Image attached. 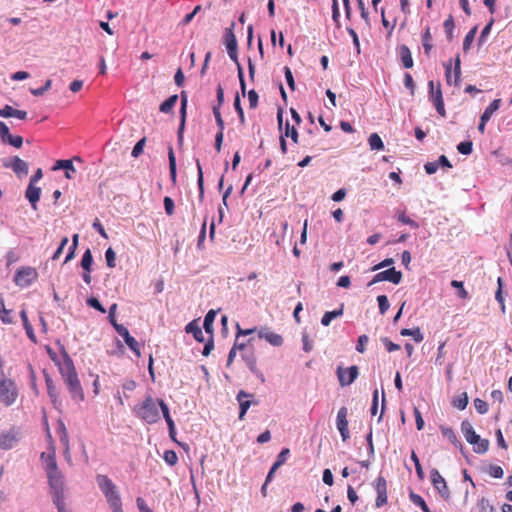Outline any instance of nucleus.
Masks as SVG:
<instances>
[{"mask_svg": "<svg viewBox=\"0 0 512 512\" xmlns=\"http://www.w3.org/2000/svg\"><path fill=\"white\" fill-rule=\"evenodd\" d=\"M180 98H181L180 124H179L178 131H177V141L180 145H182L185 123H186V109H187V103H188V96L185 91L181 92Z\"/></svg>", "mask_w": 512, "mask_h": 512, "instance_id": "obj_16", "label": "nucleus"}, {"mask_svg": "<svg viewBox=\"0 0 512 512\" xmlns=\"http://www.w3.org/2000/svg\"><path fill=\"white\" fill-rule=\"evenodd\" d=\"M196 166H197V185L199 188V197H200V199H203V197H204V180H203L202 166H201L199 159H196Z\"/></svg>", "mask_w": 512, "mask_h": 512, "instance_id": "obj_41", "label": "nucleus"}, {"mask_svg": "<svg viewBox=\"0 0 512 512\" xmlns=\"http://www.w3.org/2000/svg\"><path fill=\"white\" fill-rule=\"evenodd\" d=\"M428 87L430 100L433 101L437 112L444 117L446 113L440 83L435 88L434 81L431 80L428 82Z\"/></svg>", "mask_w": 512, "mask_h": 512, "instance_id": "obj_13", "label": "nucleus"}, {"mask_svg": "<svg viewBox=\"0 0 512 512\" xmlns=\"http://www.w3.org/2000/svg\"><path fill=\"white\" fill-rule=\"evenodd\" d=\"M37 277L38 273L35 268L21 267L16 271L14 275V282L20 288H26L35 282Z\"/></svg>", "mask_w": 512, "mask_h": 512, "instance_id": "obj_8", "label": "nucleus"}, {"mask_svg": "<svg viewBox=\"0 0 512 512\" xmlns=\"http://www.w3.org/2000/svg\"><path fill=\"white\" fill-rule=\"evenodd\" d=\"M443 26H444L448 40H452L455 25H454V19L451 15L444 21Z\"/></svg>", "mask_w": 512, "mask_h": 512, "instance_id": "obj_48", "label": "nucleus"}, {"mask_svg": "<svg viewBox=\"0 0 512 512\" xmlns=\"http://www.w3.org/2000/svg\"><path fill=\"white\" fill-rule=\"evenodd\" d=\"M163 459L170 466H174L178 462V456H177L176 452L173 450L165 451L164 455H163Z\"/></svg>", "mask_w": 512, "mask_h": 512, "instance_id": "obj_49", "label": "nucleus"}, {"mask_svg": "<svg viewBox=\"0 0 512 512\" xmlns=\"http://www.w3.org/2000/svg\"><path fill=\"white\" fill-rule=\"evenodd\" d=\"M488 472H489L490 476H492L493 478H497V479L502 478L504 475L503 469L498 465H490Z\"/></svg>", "mask_w": 512, "mask_h": 512, "instance_id": "obj_64", "label": "nucleus"}, {"mask_svg": "<svg viewBox=\"0 0 512 512\" xmlns=\"http://www.w3.org/2000/svg\"><path fill=\"white\" fill-rule=\"evenodd\" d=\"M375 490L377 492V498L375 505L377 508L382 507L387 503V482L383 476H378L375 480Z\"/></svg>", "mask_w": 512, "mask_h": 512, "instance_id": "obj_15", "label": "nucleus"}, {"mask_svg": "<svg viewBox=\"0 0 512 512\" xmlns=\"http://www.w3.org/2000/svg\"><path fill=\"white\" fill-rule=\"evenodd\" d=\"M474 406L479 414H485L488 411V404L480 398L474 400Z\"/></svg>", "mask_w": 512, "mask_h": 512, "instance_id": "obj_62", "label": "nucleus"}, {"mask_svg": "<svg viewBox=\"0 0 512 512\" xmlns=\"http://www.w3.org/2000/svg\"><path fill=\"white\" fill-rule=\"evenodd\" d=\"M344 313V305L341 304L339 309L325 312L321 319V324L323 326H329L331 321L337 317L342 316Z\"/></svg>", "mask_w": 512, "mask_h": 512, "instance_id": "obj_27", "label": "nucleus"}, {"mask_svg": "<svg viewBox=\"0 0 512 512\" xmlns=\"http://www.w3.org/2000/svg\"><path fill=\"white\" fill-rule=\"evenodd\" d=\"M213 114H214V117H215V120H216V124L218 126V130L219 131H224L225 124H224V120H223V118L221 116L219 106H214L213 107Z\"/></svg>", "mask_w": 512, "mask_h": 512, "instance_id": "obj_57", "label": "nucleus"}, {"mask_svg": "<svg viewBox=\"0 0 512 512\" xmlns=\"http://www.w3.org/2000/svg\"><path fill=\"white\" fill-rule=\"evenodd\" d=\"M159 407L162 411L163 417L168 425V430H173V427H175L174 421L170 416L169 407L168 405L162 400H158Z\"/></svg>", "mask_w": 512, "mask_h": 512, "instance_id": "obj_32", "label": "nucleus"}, {"mask_svg": "<svg viewBox=\"0 0 512 512\" xmlns=\"http://www.w3.org/2000/svg\"><path fill=\"white\" fill-rule=\"evenodd\" d=\"M41 459L44 461L45 463V471H46V474L48 475L49 473H55L58 470V466H57V462H56V459H55V453L52 452V453H45L43 452L41 454Z\"/></svg>", "mask_w": 512, "mask_h": 512, "instance_id": "obj_23", "label": "nucleus"}, {"mask_svg": "<svg viewBox=\"0 0 512 512\" xmlns=\"http://www.w3.org/2000/svg\"><path fill=\"white\" fill-rule=\"evenodd\" d=\"M145 142H146V139L142 138L135 144V146L133 147L132 152H131L132 157L137 158L140 156V154L143 152Z\"/></svg>", "mask_w": 512, "mask_h": 512, "instance_id": "obj_61", "label": "nucleus"}, {"mask_svg": "<svg viewBox=\"0 0 512 512\" xmlns=\"http://www.w3.org/2000/svg\"><path fill=\"white\" fill-rule=\"evenodd\" d=\"M441 432L444 437H446L452 444H454L456 447H461V442L457 439V436L454 432V430L450 427H441Z\"/></svg>", "mask_w": 512, "mask_h": 512, "instance_id": "obj_38", "label": "nucleus"}, {"mask_svg": "<svg viewBox=\"0 0 512 512\" xmlns=\"http://www.w3.org/2000/svg\"><path fill=\"white\" fill-rule=\"evenodd\" d=\"M116 332L124 339L127 346L137 355L140 356V344L132 337L128 329L124 325H115Z\"/></svg>", "mask_w": 512, "mask_h": 512, "instance_id": "obj_17", "label": "nucleus"}, {"mask_svg": "<svg viewBox=\"0 0 512 512\" xmlns=\"http://www.w3.org/2000/svg\"><path fill=\"white\" fill-rule=\"evenodd\" d=\"M468 405V395L466 392L461 393L453 400V406L459 410H464Z\"/></svg>", "mask_w": 512, "mask_h": 512, "instance_id": "obj_44", "label": "nucleus"}, {"mask_svg": "<svg viewBox=\"0 0 512 512\" xmlns=\"http://www.w3.org/2000/svg\"><path fill=\"white\" fill-rule=\"evenodd\" d=\"M92 264H93V256H92L91 250L87 249L82 255L80 265L84 269V271L91 272Z\"/></svg>", "mask_w": 512, "mask_h": 512, "instance_id": "obj_37", "label": "nucleus"}, {"mask_svg": "<svg viewBox=\"0 0 512 512\" xmlns=\"http://www.w3.org/2000/svg\"><path fill=\"white\" fill-rule=\"evenodd\" d=\"M368 144L371 150H383L384 143L377 133H372L368 138Z\"/></svg>", "mask_w": 512, "mask_h": 512, "instance_id": "obj_39", "label": "nucleus"}, {"mask_svg": "<svg viewBox=\"0 0 512 512\" xmlns=\"http://www.w3.org/2000/svg\"><path fill=\"white\" fill-rule=\"evenodd\" d=\"M64 169L65 177L67 179H72L73 175L76 173L72 160H58L53 166V170Z\"/></svg>", "mask_w": 512, "mask_h": 512, "instance_id": "obj_24", "label": "nucleus"}, {"mask_svg": "<svg viewBox=\"0 0 512 512\" xmlns=\"http://www.w3.org/2000/svg\"><path fill=\"white\" fill-rule=\"evenodd\" d=\"M96 482L98 484L99 489L104 494L109 507H112L121 502L119 491L116 485L108 476L98 474L96 476Z\"/></svg>", "mask_w": 512, "mask_h": 512, "instance_id": "obj_5", "label": "nucleus"}, {"mask_svg": "<svg viewBox=\"0 0 512 512\" xmlns=\"http://www.w3.org/2000/svg\"><path fill=\"white\" fill-rule=\"evenodd\" d=\"M17 441L18 432L14 428L0 433V449L9 450L13 448Z\"/></svg>", "mask_w": 512, "mask_h": 512, "instance_id": "obj_19", "label": "nucleus"}, {"mask_svg": "<svg viewBox=\"0 0 512 512\" xmlns=\"http://www.w3.org/2000/svg\"><path fill=\"white\" fill-rule=\"evenodd\" d=\"M3 166L11 169L18 178L22 179L28 174V164L18 156H12L3 160Z\"/></svg>", "mask_w": 512, "mask_h": 512, "instance_id": "obj_9", "label": "nucleus"}, {"mask_svg": "<svg viewBox=\"0 0 512 512\" xmlns=\"http://www.w3.org/2000/svg\"><path fill=\"white\" fill-rule=\"evenodd\" d=\"M4 143H8L15 148H20L23 144V138L19 135H9Z\"/></svg>", "mask_w": 512, "mask_h": 512, "instance_id": "obj_58", "label": "nucleus"}, {"mask_svg": "<svg viewBox=\"0 0 512 512\" xmlns=\"http://www.w3.org/2000/svg\"><path fill=\"white\" fill-rule=\"evenodd\" d=\"M473 143L471 141H463L457 145V150L463 155H469L472 153Z\"/></svg>", "mask_w": 512, "mask_h": 512, "instance_id": "obj_50", "label": "nucleus"}, {"mask_svg": "<svg viewBox=\"0 0 512 512\" xmlns=\"http://www.w3.org/2000/svg\"><path fill=\"white\" fill-rule=\"evenodd\" d=\"M52 81L47 80L42 87L30 89L31 94L34 96H42L46 91L51 88Z\"/></svg>", "mask_w": 512, "mask_h": 512, "instance_id": "obj_59", "label": "nucleus"}, {"mask_svg": "<svg viewBox=\"0 0 512 512\" xmlns=\"http://www.w3.org/2000/svg\"><path fill=\"white\" fill-rule=\"evenodd\" d=\"M461 431L466 439V441L473 445V451L477 454H484L488 451L489 448V440L481 439L478 434H476L472 424L464 420L461 423Z\"/></svg>", "mask_w": 512, "mask_h": 512, "instance_id": "obj_4", "label": "nucleus"}, {"mask_svg": "<svg viewBox=\"0 0 512 512\" xmlns=\"http://www.w3.org/2000/svg\"><path fill=\"white\" fill-rule=\"evenodd\" d=\"M501 104L500 99L493 100L488 107L484 110L483 114L480 118H482V122H487L490 120L492 115L499 109Z\"/></svg>", "mask_w": 512, "mask_h": 512, "instance_id": "obj_30", "label": "nucleus"}, {"mask_svg": "<svg viewBox=\"0 0 512 512\" xmlns=\"http://www.w3.org/2000/svg\"><path fill=\"white\" fill-rule=\"evenodd\" d=\"M379 312L384 315L390 307L388 298L386 295H379L377 297Z\"/></svg>", "mask_w": 512, "mask_h": 512, "instance_id": "obj_51", "label": "nucleus"}, {"mask_svg": "<svg viewBox=\"0 0 512 512\" xmlns=\"http://www.w3.org/2000/svg\"><path fill=\"white\" fill-rule=\"evenodd\" d=\"M290 454V450L288 448H283L281 452L278 454L276 461L270 468V471L268 472V475L266 477V482H270L273 478L274 473L277 471V469L282 466L286 460L287 457Z\"/></svg>", "mask_w": 512, "mask_h": 512, "instance_id": "obj_21", "label": "nucleus"}, {"mask_svg": "<svg viewBox=\"0 0 512 512\" xmlns=\"http://www.w3.org/2000/svg\"><path fill=\"white\" fill-rule=\"evenodd\" d=\"M168 159H169V172L173 182H176V158L174 155L173 148H168Z\"/></svg>", "mask_w": 512, "mask_h": 512, "instance_id": "obj_40", "label": "nucleus"}, {"mask_svg": "<svg viewBox=\"0 0 512 512\" xmlns=\"http://www.w3.org/2000/svg\"><path fill=\"white\" fill-rule=\"evenodd\" d=\"M347 414L348 410L346 407H341L337 413V429L340 432L343 441H346L350 437Z\"/></svg>", "mask_w": 512, "mask_h": 512, "instance_id": "obj_18", "label": "nucleus"}, {"mask_svg": "<svg viewBox=\"0 0 512 512\" xmlns=\"http://www.w3.org/2000/svg\"><path fill=\"white\" fill-rule=\"evenodd\" d=\"M215 316L216 312L214 310H210L204 317L203 328L205 329V332L209 335H213V323Z\"/></svg>", "mask_w": 512, "mask_h": 512, "instance_id": "obj_33", "label": "nucleus"}, {"mask_svg": "<svg viewBox=\"0 0 512 512\" xmlns=\"http://www.w3.org/2000/svg\"><path fill=\"white\" fill-rule=\"evenodd\" d=\"M243 359L247 365V367L249 368V370L255 374L256 376H261L263 377V375L258 371L257 369V366H256V359L254 357L253 354H250V355H243Z\"/></svg>", "mask_w": 512, "mask_h": 512, "instance_id": "obj_43", "label": "nucleus"}, {"mask_svg": "<svg viewBox=\"0 0 512 512\" xmlns=\"http://www.w3.org/2000/svg\"><path fill=\"white\" fill-rule=\"evenodd\" d=\"M41 195V188L36 187L33 184H28V187L25 192V197L31 204V207L36 210L37 209V203L40 199Z\"/></svg>", "mask_w": 512, "mask_h": 512, "instance_id": "obj_22", "label": "nucleus"}, {"mask_svg": "<svg viewBox=\"0 0 512 512\" xmlns=\"http://www.w3.org/2000/svg\"><path fill=\"white\" fill-rule=\"evenodd\" d=\"M494 20L491 19L486 26L483 28L480 37L478 39V45L481 46L486 41L487 36L490 34L491 28L493 26Z\"/></svg>", "mask_w": 512, "mask_h": 512, "instance_id": "obj_53", "label": "nucleus"}, {"mask_svg": "<svg viewBox=\"0 0 512 512\" xmlns=\"http://www.w3.org/2000/svg\"><path fill=\"white\" fill-rule=\"evenodd\" d=\"M430 479L432 485L440 493V495L445 499L449 498L450 491L448 489L447 483L437 469L433 468L431 470Z\"/></svg>", "mask_w": 512, "mask_h": 512, "instance_id": "obj_14", "label": "nucleus"}, {"mask_svg": "<svg viewBox=\"0 0 512 512\" xmlns=\"http://www.w3.org/2000/svg\"><path fill=\"white\" fill-rule=\"evenodd\" d=\"M20 317H21V320L23 322V326H24V329L26 331V334H27L28 338L32 342L36 343V341H37L36 340V336L34 334L33 327H32V325L30 324V322L28 320L27 313H26L25 309H22L20 311Z\"/></svg>", "mask_w": 512, "mask_h": 512, "instance_id": "obj_29", "label": "nucleus"}, {"mask_svg": "<svg viewBox=\"0 0 512 512\" xmlns=\"http://www.w3.org/2000/svg\"><path fill=\"white\" fill-rule=\"evenodd\" d=\"M48 485L52 498L65 497V479L61 471L47 475Z\"/></svg>", "mask_w": 512, "mask_h": 512, "instance_id": "obj_7", "label": "nucleus"}, {"mask_svg": "<svg viewBox=\"0 0 512 512\" xmlns=\"http://www.w3.org/2000/svg\"><path fill=\"white\" fill-rule=\"evenodd\" d=\"M158 400L146 397L142 404L135 407L136 416L148 424L156 423L160 419Z\"/></svg>", "mask_w": 512, "mask_h": 512, "instance_id": "obj_3", "label": "nucleus"}, {"mask_svg": "<svg viewBox=\"0 0 512 512\" xmlns=\"http://www.w3.org/2000/svg\"><path fill=\"white\" fill-rule=\"evenodd\" d=\"M422 45H423L425 54L429 55L431 49L433 48L432 35L430 32L429 26L426 27L424 33L422 34Z\"/></svg>", "mask_w": 512, "mask_h": 512, "instance_id": "obj_35", "label": "nucleus"}, {"mask_svg": "<svg viewBox=\"0 0 512 512\" xmlns=\"http://www.w3.org/2000/svg\"><path fill=\"white\" fill-rule=\"evenodd\" d=\"M235 23L232 22L230 27H227L224 31L223 40L226 46L227 53L230 59L237 65L238 77L240 82V89L243 96L246 94V83L244 79V71L241 64L238 61V43L234 34Z\"/></svg>", "mask_w": 512, "mask_h": 512, "instance_id": "obj_2", "label": "nucleus"}, {"mask_svg": "<svg viewBox=\"0 0 512 512\" xmlns=\"http://www.w3.org/2000/svg\"><path fill=\"white\" fill-rule=\"evenodd\" d=\"M451 286L458 289V293L457 294H458V296L461 299H467L468 298V292L464 288L463 282L457 281V280H453L451 282Z\"/></svg>", "mask_w": 512, "mask_h": 512, "instance_id": "obj_55", "label": "nucleus"}, {"mask_svg": "<svg viewBox=\"0 0 512 512\" xmlns=\"http://www.w3.org/2000/svg\"><path fill=\"white\" fill-rule=\"evenodd\" d=\"M409 498H410L411 502L415 506L420 507L423 512H431L430 509L428 508L425 500L420 495H418L414 492H411L409 495Z\"/></svg>", "mask_w": 512, "mask_h": 512, "instance_id": "obj_42", "label": "nucleus"}, {"mask_svg": "<svg viewBox=\"0 0 512 512\" xmlns=\"http://www.w3.org/2000/svg\"><path fill=\"white\" fill-rule=\"evenodd\" d=\"M477 506L480 512H496L489 500L484 497L478 501Z\"/></svg>", "mask_w": 512, "mask_h": 512, "instance_id": "obj_54", "label": "nucleus"}, {"mask_svg": "<svg viewBox=\"0 0 512 512\" xmlns=\"http://www.w3.org/2000/svg\"><path fill=\"white\" fill-rule=\"evenodd\" d=\"M159 407L162 411L163 417L168 425V430H173V427H175L174 421L170 416L169 407L168 405L162 400H158Z\"/></svg>", "mask_w": 512, "mask_h": 512, "instance_id": "obj_31", "label": "nucleus"}, {"mask_svg": "<svg viewBox=\"0 0 512 512\" xmlns=\"http://www.w3.org/2000/svg\"><path fill=\"white\" fill-rule=\"evenodd\" d=\"M402 280L401 271H397L394 267L387 269L385 271L377 273L373 279L368 283V286H372L375 283L382 281H389L393 284H399Z\"/></svg>", "mask_w": 512, "mask_h": 512, "instance_id": "obj_12", "label": "nucleus"}, {"mask_svg": "<svg viewBox=\"0 0 512 512\" xmlns=\"http://www.w3.org/2000/svg\"><path fill=\"white\" fill-rule=\"evenodd\" d=\"M369 341V338L367 335L363 334V335H360L358 337V340H357V344H356V350L359 352V353H364L366 348V344L368 343Z\"/></svg>", "mask_w": 512, "mask_h": 512, "instance_id": "obj_63", "label": "nucleus"}, {"mask_svg": "<svg viewBox=\"0 0 512 512\" xmlns=\"http://www.w3.org/2000/svg\"><path fill=\"white\" fill-rule=\"evenodd\" d=\"M477 33V26L473 27L465 36L463 41V50L466 52L470 49Z\"/></svg>", "mask_w": 512, "mask_h": 512, "instance_id": "obj_45", "label": "nucleus"}, {"mask_svg": "<svg viewBox=\"0 0 512 512\" xmlns=\"http://www.w3.org/2000/svg\"><path fill=\"white\" fill-rule=\"evenodd\" d=\"M397 219L402 224L408 225L411 228L417 229L419 227V224L413 219H411L409 216H407L405 212L398 213Z\"/></svg>", "mask_w": 512, "mask_h": 512, "instance_id": "obj_47", "label": "nucleus"}, {"mask_svg": "<svg viewBox=\"0 0 512 512\" xmlns=\"http://www.w3.org/2000/svg\"><path fill=\"white\" fill-rule=\"evenodd\" d=\"M339 384L342 387L351 385L359 375V369L353 365L348 368L338 367L336 371Z\"/></svg>", "mask_w": 512, "mask_h": 512, "instance_id": "obj_11", "label": "nucleus"}, {"mask_svg": "<svg viewBox=\"0 0 512 512\" xmlns=\"http://www.w3.org/2000/svg\"><path fill=\"white\" fill-rule=\"evenodd\" d=\"M185 332L188 334H192L194 339L198 342H204L205 340L202 328L199 326L197 320L189 322L185 327Z\"/></svg>", "mask_w": 512, "mask_h": 512, "instance_id": "obj_25", "label": "nucleus"}, {"mask_svg": "<svg viewBox=\"0 0 512 512\" xmlns=\"http://www.w3.org/2000/svg\"><path fill=\"white\" fill-rule=\"evenodd\" d=\"M45 382H46V386H47V393H48L53 405L55 407H57L58 402H59L58 401L59 393L57 391V388H56L53 380L50 377L46 376Z\"/></svg>", "mask_w": 512, "mask_h": 512, "instance_id": "obj_28", "label": "nucleus"}, {"mask_svg": "<svg viewBox=\"0 0 512 512\" xmlns=\"http://www.w3.org/2000/svg\"><path fill=\"white\" fill-rule=\"evenodd\" d=\"M78 239H79V235L78 234H74L72 236V244L69 247V250H68V253H67L66 257H65L64 263L69 262L74 257L75 251H76L77 246H78Z\"/></svg>", "mask_w": 512, "mask_h": 512, "instance_id": "obj_46", "label": "nucleus"}, {"mask_svg": "<svg viewBox=\"0 0 512 512\" xmlns=\"http://www.w3.org/2000/svg\"><path fill=\"white\" fill-rule=\"evenodd\" d=\"M18 397L15 382L6 377H0V403L6 407L13 405Z\"/></svg>", "mask_w": 512, "mask_h": 512, "instance_id": "obj_6", "label": "nucleus"}, {"mask_svg": "<svg viewBox=\"0 0 512 512\" xmlns=\"http://www.w3.org/2000/svg\"><path fill=\"white\" fill-rule=\"evenodd\" d=\"M178 101V95L177 94H174L172 96H170L168 99H166L161 105H160V111L163 112V113H170L174 106L176 105Z\"/></svg>", "mask_w": 512, "mask_h": 512, "instance_id": "obj_36", "label": "nucleus"}, {"mask_svg": "<svg viewBox=\"0 0 512 512\" xmlns=\"http://www.w3.org/2000/svg\"><path fill=\"white\" fill-rule=\"evenodd\" d=\"M60 373L67 385L68 391L75 401L84 400V392L80 384L75 366L71 358L65 354L64 363L60 366Z\"/></svg>", "mask_w": 512, "mask_h": 512, "instance_id": "obj_1", "label": "nucleus"}, {"mask_svg": "<svg viewBox=\"0 0 512 512\" xmlns=\"http://www.w3.org/2000/svg\"><path fill=\"white\" fill-rule=\"evenodd\" d=\"M105 259H106V264L109 268H114L116 266V253L115 251L109 247L106 252H105Z\"/></svg>", "mask_w": 512, "mask_h": 512, "instance_id": "obj_52", "label": "nucleus"}, {"mask_svg": "<svg viewBox=\"0 0 512 512\" xmlns=\"http://www.w3.org/2000/svg\"><path fill=\"white\" fill-rule=\"evenodd\" d=\"M258 337L265 339L269 344L275 347H279L283 344L282 336L270 331L267 327H262L258 330Z\"/></svg>", "mask_w": 512, "mask_h": 512, "instance_id": "obj_20", "label": "nucleus"}, {"mask_svg": "<svg viewBox=\"0 0 512 512\" xmlns=\"http://www.w3.org/2000/svg\"><path fill=\"white\" fill-rule=\"evenodd\" d=\"M86 303L89 307H92L101 313L106 312V309L102 306V304L99 302V300L95 297H89L86 300Z\"/></svg>", "mask_w": 512, "mask_h": 512, "instance_id": "obj_60", "label": "nucleus"}, {"mask_svg": "<svg viewBox=\"0 0 512 512\" xmlns=\"http://www.w3.org/2000/svg\"><path fill=\"white\" fill-rule=\"evenodd\" d=\"M253 394L246 392L245 390H240L236 395V400L239 404V420H244L245 415L251 405H258V401L253 400Z\"/></svg>", "mask_w": 512, "mask_h": 512, "instance_id": "obj_10", "label": "nucleus"}, {"mask_svg": "<svg viewBox=\"0 0 512 512\" xmlns=\"http://www.w3.org/2000/svg\"><path fill=\"white\" fill-rule=\"evenodd\" d=\"M283 136H284V138L290 137L294 143L298 142L299 134H298L296 128L294 126H290L288 122L286 123V131H285V135H283Z\"/></svg>", "mask_w": 512, "mask_h": 512, "instance_id": "obj_56", "label": "nucleus"}, {"mask_svg": "<svg viewBox=\"0 0 512 512\" xmlns=\"http://www.w3.org/2000/svg\"><path fill=\"white\" fill-rule=\"evenodd\" d=\"M400 334L402 336H411L415 342L417 343H420L423 341L424 339V336H423V333L421 332L420 328H414V329H408V328H404L401 330Z\"/></svg>", "mask_w": 512, "mask_h": 512, "instance_id": "obj_34", "label": "nucleus"}, {"mask_svg": "<svg viewBox=\"0 0 512 512\" xmlns=\"http://www.w3.org/2000/svg\"><path fill=\"white\" fill-rule=\"evenodd\" d=\"M398 55L401 59V62L405 68H412L413 67V58L410 49L406 45H401L398 48Z\"/></svg>", "mask_w": 512, "mask_h": 512, "instance_id": "obj_26", "label": "nucleus"}]
</instances>
